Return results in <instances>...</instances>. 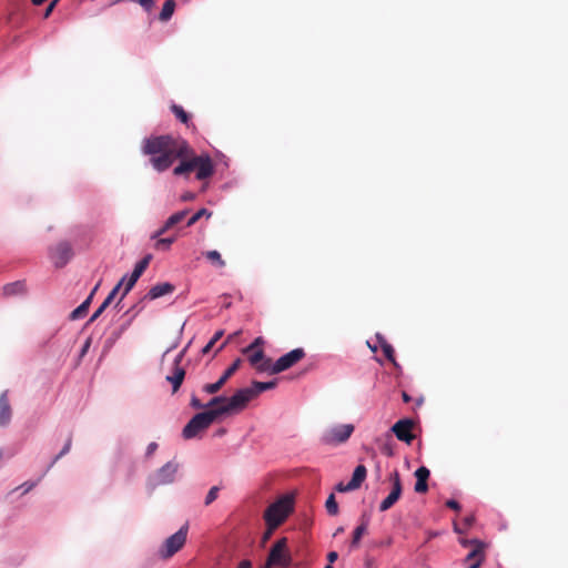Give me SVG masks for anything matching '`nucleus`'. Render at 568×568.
<instances>
[{"label": "nucleus", "instance_id": "338daca9", "mask_svg": "<svg viewBox=\"0 0 568 568\" xmlns=\"http://www.w3.org/2000/svg\"><path fill=\"white\" fill-rule=\"evenodd\" d=\"M224 345H225V343H223L222 345H220L219 351H220V349H222V348L224 347Z\"/></svg>", "mask_w": 568, "mask_h": 568}, {"label": "nucleus", "instance_id": "cd10ccee", "mask_svg": "<svg viewBox=\"0 0 568 568\" xmlns=\"http://www.w3.org/2000/svg\"><path fill=\"white\" fill-rule=\"evenodd\" d=\"M258 373H270V374H273V367H274V363H272V359L271 358H263L261 362H258L257 365H254L253 366Z\"/></svg>", "mask_w": 568, "mask_h": 568}, {"label": "nucleus", "instance_id": "c756f323", "mask_svg": "<svg viewBox=\"0 0 568 568\" xmlns=\"http://www.w3.org/2000/svg\"><path fill=\"white\" fill-rule=\"evenodd\" d=\"M171 110L172 112L174 113V115L184 124H189V114L185 112V110L181 106V105H178V104H173L171 106Z\"/></svg>", "mask_w": 568, "mask_h": 568}, {"label": "nucleus", "instance_id": "e433bc0d", "mask_svg": "<svg viewBox=\"0 0 568 568\" xmlns=\"http://www.w3.org/2000/svg\"><path fill=\"white\" fill-rule=\"evenodd\" d=\"M71 445H72V437L70 436L68 439H67V443L64 445V447L62 448V450L55 456V458L53 459V462L51 463L50 466H52L54 463H57L62 456L67 455L70 449H71Z\"/></svg>", "mask_w": 568, "mask_h": 568}, {"label": "nucleus", "instance_id": "a211bd4d", "mask_svg": "<svg viewBox=\"0 0 568 568\" xmlns=\"http://www.w3.org/2000/svg\"><path fill=\"white\" fill-rule=\"evenodd\" d=\"M11 406L8 398V390L0 394V425L7 426L11 420Z\"/></svg>", "mask_w": 568, "mask_h": 568}, {"label": "nucleus", "instance_id": "9b49d317", "mask_svg": "<svg viewBox=\"0 0 568 568\" xmlns=\"http://www.w3.org/2000/svg\"><path fill=\"white\" fill-rule=\"evenodd\" d=\"M178 467L179 465L176 463H166L152 477H150L151 485L159 486L173 483Z\"/></svg>", "mask_w": 568, "mask_h": 568}, {"label": "nucleus", "instance_id": "f257e3e1", "mask_svg": "<svg viewBox=\"0 0 568 568\" xmlns=\"http://www.w3.org/2000/svg\"><path fill=\"white\" fill-rule=\"evenodd\" d=\"M143 152L152 156L151 163L159 172L168 170L176 159H182V161L173 170L175 175L190 173L197 166V156L193 155L187 142L180 138L160 135L146 139Z\"/></svg>", "mask_w": 568, "mask_h": 568}, {"label": "nucleus", "instance_id": "a19ab883", "mask_svg": "<svg viewBox=\"0 0 568 568\" xmlns=\"http://www.w3.org/2000/svg\"><path fill=\"white\" fill-rule=\"evenodd\" d=\"M60 0H52L49 6L47 7L44 13H43V18L47 19L49 18V16L51 14V12L53 11V9L55 8L57 3L59 2Z\"/></svg>", "mask_w": 568, "mask_h": 568}, {"label": "nucleus", "instance_id": "6ab92c4d", "mask_svg": "<svg viewBox=\"0 0 568 568\" xmlns=\"http://www.w3.org/2000/svg\"><path fill=\"white\" fill-rule=\"evenodd\" d=\"M429 469L425 466H422L416 469L415 477H416V484H415V491L418 494H425L428 490L427 480L429 478Z\"/></svg>", "mask_w": 568, "mask_h": 568}, {"label": "nucleus", "instance_id": "864d4df0", "mask_svg": "<svg viewBox=\"0 0 568 568\" xmlns=\"http://www.w3.org/2000/svg\"><path fill=\"white\" fill-rule=\"evenodd\" d=\"M365 568H377L375 560L373 558H366Z\"/></svg>", "mask_w": 568, "mask_h": 568}, {"label": "nucleus", "instance_id": "5701e85b", "mask_svg": "<svg viewBox=\"0 0 568 568\" xmlns=\"http://www.w3.org/2000/svg\"><path fill=\"white\" fill-rule=\"evenodd\" d=\"M369 519L365 516L362 517L361 524L353 531V538L351 541L352 548H357L362 537L367 532Z\"/></svg>", "mask_w": 568, "mask_h": 568}, {"label": "nucleus", "instance_id": "7c9ffc66", "mask_svg": "<svg viewBox=\"0 0 568 568\" xmlns=\"http://www.w3.org/2000/svg\"><path fill=\"white\" fill-rule=\"evenodd\" d=\"M475 521V517L474 515H469V516H466L464 519H463V528L459 527L458 524H454V530L455 532L457 534H463L465 532L468 528H470L473 526Z\"/></svg>", "mask_w": 568, "mask_h": 568}, {"label": "nucleus", "instance_id": "0eeeda50", "mask_svg": "<svg viewBox=\"0 0 568 568\" xmlns=\"http://www.w3.org/2000/svg\"><path fill=\"white\" fill-rule=\"evenodd\" d=\"M460 544L464 547H470V551L465 558L468 568H479L485 559V544L477 539H462Z\"/></svg>", "mask_w": 568, "mask_h": 568}, {"label": "nucleus", "instance_id": "ddd939ff", "mask_svg": "<svg viewBox=\"0 0 568 568\" xmlns=\"http://www.w3.org/2000/svg\"><path fill=\"white\" fill-rule=\"evenodd\" d=\"M50 257L57 267H63L72 257V248L68 242H60L50 250Z\"/></svg>", "mask_w": 568, "mask_h": 568}, {"label": "nucleus", "instance_id": "412c9836", "mask_svg": "<svg viewBox=\"0 0 568 568\" xmlns=\"http://www.w3.org/2000/svg\"><path fill=\"white\" fill-rule=\"evenodd\" d=\"M97 290H98V285L93 288L91 294L75 310H73L71 312V314L69 316L71 321L80 320L88 313L91 301H92L93 295Z\"/></svg>", "mask_w": 568, "mask_h": 568}, {"label": "nucleus", "instance_id": "2eb2a0df", "mask_svg": "<svg viewBox=\"0 0 568 568\" xmlns=\"http://www.w3.org/2000/svg\"><path fill=\"white\" fill-rule=\"evenodd\" d=\"M182 357L183 352L175 357L172 374L166 376V381L172 384L173 393L178 392L185 377V371L180 365Z\"/></svg>", "mask_w": 568, "mask_h": 568}, {"label": "nucleus", "instance_id": "5fc2aeb1", "mask_svg": "<svg viewBox=\"0 0 568 568\" xmlns=\"http://www.w3.org/2000/svg\"><path fill=\"white\" fill-rule=\"evenodd\" d=\"M237 568H252V562L250 560H242Z\"/></svg>", "mask_w": 568, "mask_h": 568}, {"label": "nucleus", "instance_id": "09e8293b", "mask_svg": "<svg viewBox=\"0 0 568 568\" xmlns=\"http://www.w3.org/2000/svg\"><path fill=\"white\" fill-rule=\"evenodd\" d=\"M222 336H223V331H217V332H215V334L213 335V337L210 339V341H211V345H215V343H216L217 341H220Z\"/></svg>", "mask_w": 568, "mask_h": 568}, {"label": "nucleus", "instance_id": "aec40b11", "mask_svg": "<svg viewBox=\"0 0 568 568\" xmlns=\"http://www.w3.org/2000/svg\"><path fill=\"white\" fill-rule=\"evenodd\" d=\"M187 213H189V210H183V211L172 214L166 220V222L163 224V226L153 235V239L159 237L160 235L168 232L171 227H173L178 223L182 222L185 219V216L187 215Z\"/></svg>", "mask_w": 568, "mask_h": 568}, {"label": "nucleus", "instance_id": "0e129e2a", "mask_svg": "<svg viewBox=\"0 0 568 568\" xmlns=\"http://www.w3.org/2000/svg\"><path fill=\"white\" fill-rule=\"evenodd\" d=\"M343 530H344V529H343V527H339V528L336 530L335 535H337V534H339V532H343Z\"/></svg>", "mask_w": 568, "mask_h": 568}, {"label": "nucleus", "instance_id": "4c0bfd02", "mask_svg": "<svg viewBox=\"0 0 568 568\" xmlns=\"http://www.w3.org/2000/svg\"><path fill=\"white\" fill-rule=\"evenodd\" d=\"M217 493H219V487L217 486H213L206 497H205V505H210L212 504L216 498H217Z\"/></svg>", "mask_w": 568, "mask_h": 568}, {"label": "nucleus", "instance_id": "7ed1b4c3", "mask_svg": "<svg viewBox=\"0 0 568 568\" xmlns=\"http://www.w3.org/2000/svg\"><path fill=\"white\" fill-rule=\"evenodd\" d=\"M217 417H220V414L215 408L194 415L184 426L183 437L185 439L196 437L201 432L207 429Z\"/></svg>", "mask_w": 568, "mask_h": 568}, {"label": "nucleus", "instance_id": "9d476101", "mask_svg": "<svg viewBox=\"0 0 568 568\" xmlns=\"http://www.w3.org/2000/svg\"><path fill=\"white\" fill-rule=\"evenodd\" d=\"M415 426V422L410 418H403L396 422L390 430L396 436V438L406 444H412L415 439V435L413 434V428Z\"/></svg>", "mask_w": 568, "mask_h": 568}, {"label": "nucleus", "instance_id": "774afa93", "mask_svg": "<svg viewBox=\"0 0 568 568\" xmlns=\"http://www.w3.org/2000/svg\"><path fill=\"white\" fill-rule=\"evenodd\" d=\"M325 568H333V566L332 565H327Z\"/></svg>", "mask_w": 568, "mask_h": 568}, {"label": "nucleus", "instance_id": "69168bd1", "mask_svg": "<svg viewBox=\"0 0 568 568\" xmlns=\"http://www.w3.org/2000/svg\"><path fill=\"white\" fill-rule=\"evenodd\" d=\"M88 346H89V342H87L83 351L88 349Z\"/></svg>", "mask_w": 568, "mask_h": 568}, {"label": "nucleus", "instance_id": "13d9d810", "mask_svg": "<svg viewBox=\"0 0 568 568\" xmlns=\"http://www.w3.org/2000/svg\"><path fill=\"white\" fill-rule=\"evenodd\" d=\"M383 453L386 454L387 456H393V449L389 447V446H384L383 447Z\"/></svg>", "mask_w": 568, "mask_h": 568}, {"label": "nucleus", "instance_id": "e2e57ef3", "mask_svg": "<svg viewBox=\"0 0 568 568\" xmlns=\"http://www.w3.org/2000/svg\"><path fill=\"white\" fill-rule=\"evenodd\" d=\"M33 4L36 6H40L42 4L43 2H45L47 0H31Z\"/></svg>", "mask_w": 568, "mask_h": 568}, {"label": "nucleus", "instance_id": "4d7b16f0", "mask_svg": "<svg viewBox=\"0 0 568 568\" xmlns=\"http://www.w3.org/2000/svg\"><path fill=\"white\" fill-rule=\"evenodd\" d=\"M36 486V483H31V484H23L22 487H24V491L23 493H28L29 490H31L33 487Z\"/></svg>", "mask_w": 568, "mask_h": 568}, {"label": "nucleus", "instance_id": "39448f33", "mask_svg": "<svg viewBox=\"0 0 568 568\" xmlns=\"http://www.w3.org/2000/svg\"><path fill=\"white\" fill-rule=\"evenodd\" d=\"M253 398V392H251L250 387L241 388L227 398L226 404L219 406L215 409L220 416L237 413L243 410Z\"/></svg>", "mask_w": 568, "mask_h": 568}, {"label": "nucleus", "instance_id": "603ef678", "mask_svg": "<svg viewBox=\"0 0 568 568\" xmlns=\"http://www.w3.org/2000/svg\"><path fill=\"white\" fill-rule=\"evenodd\" d=\"M125 282V276L122 277V280L113 287V290L111 292H113L114 295H116L121 288V286L124 284Z\"/></svg>", "mask_w": 568, "mask_h": 568}, {"label": "nucleus", "instance_id": "ea45409f", "mask_svg": "<svg viewBox=\"0 0 568 568\" xmlns=\"http://www.w3.org/2000/svg\"><path fill=\"white\" fill-rule=\"evenodd\" d=\"M109 305L106 303H102L99 308L92 314V316L90 317V323L94 322L95 320H98L100 317V315L104 312V310L108 307Z\"/></svg>", "mask_w": 568, "mask_h": 568}, {"label": "nucleus", "instance_id": "72a5a7b5", "mask_svg": "<svg viewBox=\"0 0 568 568\" xmlns=\"http://www.w3.org/2000/svg\"><path fill=\"white\" fill-rule=\"evenodd\" d=\"M227 403V397L215 396L205 406L206 408L213 409Z\"/></svg>", "mask_w": 568, "mask_h": 568}, {"label": "nucleus", "instance_id": "a18cd8bd", "mask_svg": "<svg viewBox=\"0 0 568 568\" xmlns=\"http://www.w3.org/2000/svg\"><path fill=\"white\" fill-rule=\"evenodd\" d=\"M376 338H377V341H378V343H379V346H381L382 351H384V349H386L388 346H390V344H389V343H387V342H386V339H385L383 336H381L379 334H377V335H376Z\"/></svg>", "mask_w": 568, "mask_h": 568}, {"label": "nucleus", "instance_id": "393cba45", "mask_svg": "<svg viewBox=\"0 0 568 568\" xmlns=\"http://www.w3.org/2000/svg\"><path fill=\"white\" fill-rule=\"evenodd\" d=\"M276 384H277L276 381H271V382L254 381L252 383V387H250V389H251V392H253V397L255 398L262 392L273 389L276 386Z\"/></svg>", "mask_w": 568, "mask_h": 568}, {"label": "nucleus", "instance_id": "b1692460", "mask_svg": "<svg viewBox=\"0 0 568 568\" xmlns=\"http://www.w3.org/2000/svg\"><path fill=\"white\" fill-rule=\"evenodd\" d=\"M24 291H26V284L21 281L6 284L2 287V293L4 296L19 295V294H22Z\"/></svg>", "mask_w": 568, "mask_h": 568}, {"label": "nucleus", "instance_id": "423d86ee", "mask_svg": "<svg viewBox=\"0 0 568 568\" xmlns=\"http://www.w3.org/2000/svg\"><path fill=\"white\" fill-rule=\"evenodd\" d=\"M354 432V425L343 424L327 428L322 435V442L326 445L345 443Z\"/></svg>", "mask_w": 568, "mask_h": 568}, {"label": "nucleus", "instance_id": "f03ea898", "mask_svg": "<svg viewBox=\"0 0 568 568\" xmlns=\"http://www.w3.org/2000/svg\"><path fill=\"white\" fill-rule=\"evenodd\" d=\"M293 498L285 495L266 508L264 519L266 525L271 528V531H274L282 523H284L293 511Z\"/></svg>", "mask_w": 568, "mask_h": 568}, {"label": "nucleus", "instance_id": "20e7f679", "mask_svg": "<svg viewBox=\"0 0 568 568\" xmlns=\"http://www.w3.org/2000/svg\"><path fill=\"white\" fill-rule=\"evenodd\" d=\"M189 525H183L175 534L168 537L160 547L158 555L162 559L174 556L186 542Z\"/></svg>", "mask_w": 568, "mask_h": 568}, {"label": "nucleus", "instance_id": "58836bf2", "mask_svg": "<svg viewBox=\"0 0 568 568\" xmlns=\"http://www.w3.org/2000/svg\"><path fill=\"white\" fill-rule=\"evenodd\" d=\"M383 353L389 362H392L395 366H398L394 356V348L392 345L384 349Z\"/></svg>", "mask_w": 568, "mask_h": 568}, {"label": "nucleus", "instance_id": "dca6fc26", "mask_svg": "<svg viewBox=\"0 0 568 568\" xmlns=\"http://www.w3.org/2000/svg\"><path fill=\"white\" fill-rule=\"evenodd\" d=\"M214 173V165L209 155H199L197 156V166H196V179L205 180L212 176Z\"/></svg>", "mask_w": 568, "mask_h": 568}, {"label": "nucleus", "instance_id": "c03bdc74", "mask_svg": "<svg viewBox=\"0 0 568 568\" xmlns=\"http://www.w3.org/2000/svg\"><path fill=\"white\" fill-rule=\"evenodd\" d=\"M336 490L339 491V493H346V491H352V490H355L354 488H348V483L346 485H344L343 483H338L336 485Z\"/></svg>", "mask_w": 568, "mask_h": 568}, {"label": "nucleus", "instance_id": "052dcab7", "mask_svg": "<svg viewBox=\"0 0 568 568\" xmlns=\"http://www.w3.org/2000/svg\"><path fill=\"white\" fill-rule=\"evenodd\" d=\"M402 398L405 403H409L412 400V397L406 392L402 393Z\"/></svg>", "mask_w": 568, "mask_h": 568}, {"label": "nucleus", "instance_id": "473e14b6", "mask_svg": "<svg viewBox=\"0 0 568 568\" xmlns=\"http://www.w3.org/2000/svg\"><path fill=\"white\" fill-rule=\"evenodd\" d=\"M211 215H212V212L207 211L206 209H201V210H199L195 214H193V215L189 219V221H187L186 225H187V226H192V225H194V224H195L200 219H202L203 216H205V217H207V219H209V217H211Z\"/></svg>", "mask_w": 568, "mask_h": 568}, {"label": "nucleus", "instance_id": "bb28decb", "mask_svg": "<svg viewBox=\"0 0 568 568\" xmlns=\"http://www.w3.org/2000/svg\"><path fill=\"white\" fill-rule=\"evenodd\" d=\"M204 256L216 267H224L225 261L222 258L221 254L216 250L207 251L203 253Z\"/></svg>", "mask_w": 568, "mask_h": 568}, {"label": "nucleus", "instance_id": "f3484780", "mask_svg": "<svg viewBox=\"0 0 568 568\" xmlns=\"http://www.w3.org/2000/svg\"><path fill=\"white\" fill-rule=\"evenodd\" d=\"M174 290H175V286L171 283H168V282L158 283L150 288V291L145 295V298H149L151 301L156 300L164 295L172 294L174 292Z\"/></svg>", "mask_w": 568, "mask_h": 568}, {"label": "nucleus", "instance_id": "c9c22d12", "mask_svg": "<svg viewBox=\"0 0 568 568\" xmlns=\"http://www.w3.org/2000/svg\"><path fill=\"white\" fill-rule=\"evenodd\" d=\"M264 344L263 337H256L253 343H251L248 346L243 348V354L252 353L254 349L261 348V346Z\"/></svg>", "mask_w": 568, "mask_h": 568}, {"label": "nucleus", "instance_id": "4be33fe9", "mask_svg": "<svg viewBox=\"0 0 568 568\" xmlns=\"http://www.w3.org/2000/svg\"><path fill=\"white\" fill-rule=\"evenodd\" d=\"M367 476V469L364 465H358L354 469L352 479L348 481V488L358 489Z\"/></svg>", "mask_w": 568, "mask_h": 568}, {"label": "nucleus", "instance_id": "6e6552de", "mask_svg": "<svg viewBox=\"0 0 568 568\" xmlns=\"http://www.w3.org/2000/svg\"><path fill=\"white\" fill-rule=\"evenodd\" d=\"M388 479L392 483V490L388 496L379 504V511H386L390 509L402 496L403 486L399 471L397 469L392 471Z\"/></svg>", "mask_w": 568, "mask_h": 568}, {"label": "nucleus", "instance_id": "2f4dec72", "mask_svg": "<svg viewBox=\"0 0 568 568\" xmlns=\"http://www.w3.org/2000/svg\"><path fill=\"white\" fill-rule=\"evenodd\" d=\"M248 362L252 366L257 365L263 358H265L264 351L262 348L254 349L252 353L246 354Z\"/></svg>", "mask_w": 568, "mask_h": 568}, {"label": "nucleus", "instance_id": "6e6d98bb", "mask_svg": "<svg viewBox=\"0 0 568 568\" xmlns=\"http://www.w3.org/2000/svg\"><path fill=\"white\" fill-rule=\"evenodd\" d=\"M115 296L116 295H114L113 292H110L109 295L106 296V298L103 302L106 303L108 305H110Z\"/></svg>", "mask_w": 568, "mask_h": 568}, {"label": "nucleus", "instance_id": "49530a36", "mask_svg": "<svg viewBox=\"0 0 568 568\" xmlns=\"http://www.w3.org/2000/svg\"><path fill=\"white\" fill-rule=\"evenodd\" d=\"M194 199H195V194L192 192H185L181 195V201H183V202L193 201Z\"/></svg>", "mask_w": 568, "mask_h": 568}, {"label": "nucleus", "instance_id": "de8ad7c7", "mask_svg": "<svg viewBox=\"0 0 568 568\" xmlns=\"http://www.w3.org/2000/svg\"><path fill=\"white\" fill-rule=\"evenodd\" d=\"M158 448L156 443H150L146 447V456H151Z\"/></svg>", "mask_w": 568, "mask_h": 568}, {"label": "nucleus", "instance_id": "4468645a", "mask_svg": "<svg viewBox=\"0 0 568 568\" xmlns=\"http://www.w3.org/2000/svg\"><path fill=\"white\" fill-rule=\"evenodd\" d=\"M241 363V358H236L232 363V365L221 375L217 382L212 384H205L203 386V392L207 394H216L225 385V383L233 376V374L240 368Z\"/></svg>", "mask_w": 568, "mask_h": 568}, {"label": "nucleus", "instance_id": "680f3d73", "mask_svg": "<svg viewBox=\"0 0 568 568\" xmlns=\"http://www.w3.org/2000/svg\"><path fill=\"white\" fill-rule=\"evenodd\" d=\"M272 534L273 531H271V528L267 526V530L264 532L263 539L267 540Z\"/></svg>", "mask_w": 568, "mask_h": 568}, {"label": "nucleus", "instance_id": "79ce46f5", "mask_svg": "<svg viewBox=\"0 0 568 568\" xmlns=\"http://www.w3.org/2000/svg\"><path fill=\"white\" fill-rule=\"evenodd\" d=\"M190 404H191V406H192L194 409H201V408L206 407L205 405H203V404L201 403V400H200L195 395H193V396L191 397V403H190Z\"/></svg>", "mask_w": 568, "mask_h": 568}, {"label": "nucleus", "instance_id": "8fccbe9b", "mask_svg": "<svg viewBox=\"0 0 568 568\" xmlns=\"http://www.w3.org/2000/svg\"><path fill=\"white\" fill-rule=\"evenodd\" d=\"M338 554L336 551H331L327 554V560L329 564H333L335 560H337Z\"/></svg>", "mask_w": 568, "mask_h": 568}, {"label": "nucleus", "instance_id": "3c124183", "mask_svg": "<svg viewBox=\"0 0 568 568\" xmlns=\"http://www.w3.org/2000/svg\"><path fill=\"white\" fill-rule=\"evenodd\" d=\"M125 282V276L122 277V280L113 287V290L111 292H113L114 295H116L121 288V286L124 284Z\"/></svg>", "mask_w": 568, "mask_h": 568}, {"label": "nucleus", "instance_id": "1a4fd4ad", "mask_svg": "<svg viewBox=\"0 0 568 568\" xmlns=\"http://www.w3.org/2000/svg\"><path fill=\"white\" fill-rule=\"evenodd\" d=\"M305 357V352L303 348H294L291 352L281 356L275 363L273 367V375L282 373Z\"/></svg>", "mask_w": 568, "mask_h": 568}, {"label": "nucleus", "instance_id": "f704fd0d", "mask_svg": "<svg viewBox=\"0 0 568 568\" xmlns=\"http://www.w3.org/2000/svg\"><path fill=\"white\" fill-rule=\"evenodd\" d=\"M175 242V237H164V239H159L156 242H155V248L156 250H168L172 243Z\"/></svg>", "mask_w": 568, "mask_h": 568}, {"label": "nucleus", "instance_id": "a878e982", "mask_svg": "<svg viewBox=\"0 0 568 568\" xmlns=\"http://www.w3.org/2000/svg\"><path fill=\"white\" fill-rule=\"evenodd\" d=\"M175 9V1L174 0H166L163 4V8L160 12V20L161 21H168L171 19L173 12Z\"/></svg>", "mask_w": 568, "mask_h": 568}, {"label": "nucleus", "instance_id": "f8f14e48", "mask_svg": "<svg viewBox=\"0 0 568 568\" xmlns=\"http://www.w3.org/2000/svg\"><path fill=\"white\" fill-rule=\"evenodd\" d=\"M150 260H151V255H148L135 264L134 270L131 273L130 277L128 280L125 278V287L123 290L121 298L115 304V307H118L120 305V302L122 301V298L133 288V286L138 282V280L141 277V275L146 270V267L150 263Z\"/></svg>", "mask_w": 568, "mask_h": 568}, {"label": "nucleus", "instance_id": "37998d69", "mask_svg": "<svg viewBox=\"0 0 568 568\" xmlns=\"http://www.w3.org/2000/svg\"><path fill=\"white\" fill-rule=\"evenodd\" d=\"M446 506L453 510H456V511H459L460 510V505L458 501L454 500V499H449L446 501Z\"/></svg>", "mask_w": 568, "mask_h": 568}, {"label": "nucleus", "instance_id": "c85d7f7f", "mask_svg": "<svg viewBox=\"0 0 568 568\" xmlns=\"http://www.w3.org/2000/svg\"><path fill=\"white\" fill-rule=\"evenodd\" d=\"M325 507L331 516H336L339 511L335 495L331 494L326 499Z\"/></svg>", "mask_w": 568, "mask_h": 568}, {"label": "nucleus", "instance_id": "bf43d9fd", "mask_svg": "<svg viewBox=\"0 0 568 568\" xmlns=\"http://www.w3.org/2000/svg\"><path fill=\"white\" fill-rule=\"evenodd\" d=\"M214 345H211V341L203 347L202 353L207 354Z\"/></svg>", "mask_w": 568, "mask_h": 568}]
</instances>
